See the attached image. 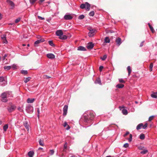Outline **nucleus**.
<instances>
[{
  "label": "nucleus",
  "instance_id": "b1692460",
  "mask_svg": "<svg viewBox=\"0 0 157 157\" xmlns=\"http://www.w3.org/2000/svg\"><path fill=\"white\" fill-rule=\"evenodd\" d=\"M143 151L140 152V153L142 154H145L148 152V150L146 149H143Z\"/></svg>",
  "mask_w": 157,
  "mask_h": 157
},
{
  "label": "nucleus",
  "instance_id": "8fccbe9b",
  "mask_svg": "<svg viewBox=\"0 0 157 157\" xmlns=\"http://www.w3.org/2000/svg\"><path fill=\"white\" fill-rule=\"evenodd\" d=\"M37 0H29L31 4H33Z\"/></svg>",
  "mask_w": 157,
  "mask_h": 157
},
{
  "label": "nucleus",
  "instance_id": "9b49d317",
  "mask_svg": "<svg viewBox=\"0 0 157 157\" xmlns=\"http://www.w3.org/2000/svg\"><path fill=\"white\" fill-rule=\"evenodd\" d=\"M94 46V44H93L91 42H90L88 43L87 48L89 49H92L93 48Z\"/></svg>",
  "mask_w": 157,
  "mask_h": 157
},
{
  "label": "nucleus",
  "instance_id": "72a5a7b5",
  "mask_svg": "<svg viewBox=\"0 0 157 157\" xmlns=\"http://www.w3.org/2000/svg\"><path fill=\"white\" fill-rule=\"evenodd\" d=\"M151 96L152 98H157V94L155 93H154L151 94Z\"/></svg>",
  "mask_w": 157,
  "mask_h": 157
},
{
  "label": "nucleus",
  "instance_id": "ea45409f",
  "mask_svg": "<svg viewBox=\"0 0 157 157\" xmlns=\"http://www.w3.org/2000/svg\"><path fill=\"white\" fill-rule=\"evenodd\" d=\"M153 66V64L152 63H151L149 66V69L150 71H151L152 70Z\"/></svg>",
  "mask_w": 157,
  "mask_h": 157
},
{
  "label": "nucleus",
  "instance_id": "f03ea898",
  "mask_svg": "<svg viewBox=\"0 0 157 157\" xmlns=\"http://www.w3.org/2000/svg\"><path fill=\"white\" fill-rule=\"evenodd\" d=\"M80 7L82 9H85L86 10L88 11L90 9V5L88 2H86L81 4Z\"/></svg>",
  "mask_w": 157,
  "mask_h": 157
},
{
  "label": "nucleus",
  "instance_id": "2eb2a0df",
  "mask_svg": "<svg viewBox=\"0 0 157 157\" xmlns=\"http://www.w3.org/2000/svg\"><path fill=\"white\" fill-rule=\"evenodd\" d=\"M45 41V40L44 39H41L40 40H38L36 41L34 43V44L35 45H36L38 44H39Z\"/></svg>",
  "mask_w": 157,
  "mask_h": 157
},
{
  "label": "nucleus",
  "instance_id": "79ce46f5",
  "mask_svg": "<svg viewBox=\"0 0 157 157\" xmlns=\"http://www.w3.org/2000/svg\"><path fill=\"white\" fill-rule=\"evenodd\" d=\"M107 58V56L105 55H104L102 57H101V59L102 60H105Z\"/></svg>",
  "mask_w": 157,
  "mask_h": 157
},
{
  "label": "nucleus",
  "instance_id": "7ed1b4c3",
  "mask_svg": "<svg viewBox=\"0 0 157 157\" xmlns=\"http://www.w3.org/2000/svg\"><path fill=\"white\" fill-rule=\"evenodd\" d=\"M25 110L28 113H32L33 112V108L31 105H28L26 107Z\"/></svg>",
  "mask_w": 157,
  "mask_h": 157
},
{
  "label": "nucleus",
  "instance_id": "0eeeda50",
  "mask_svg": "<svg viewBox=\"0 0 157 157\" xmlns=\"http://www.w3.org/2000/svg\"><path fill=\"white\" fill-rule=\"evenodd\" d=\"M73 17V16L71 14L67 13L64 15V19L65 20H71Z\"/></svg>",
  "mask_w": 157,
  "mask_h": 157
},
{
  "label": "nucleus",
  "instance_id": "49530a36",
  "mask_svg": "<svg viewBox=\"0 0 157 157\" xmlns=\"http://www.w3.org/2000/svg\"><path fill=\"white\" fill-rule=\"evenodd\" d=\"M154 117H155L154 116H152L150 117L149 118V119H148L149 121H151L154 118Z\"/></svg>",
  "mask_w": 157,
  "mask_h": 157
},
{
  "label": "nucleus",
  "instance_id": "680f3d73",
  "mask_svg": "<svg viewBox=\"0 0 157 157\" xmlns=\"http://www.w3.org/2000/svg\"><path fill=\"white\" fill-rule=\"evenodd\" d=\"M144 42V41H143L141 42V43H140V47H142L143 46V44Z\"/></svg>",
  "mask_w": 157,
  "mask_h": 157
},
{
  "label": "nucleus",
  "instance_id": "338daca9",
  "mask_svg": "<svg viewBox=\"0 0 157 157\" xmlns=\"http://www.w3.org/2000/svg\"><path fill=\"white\" fill-rule=\"evenodd\" d=\"M2 18V14L0 13V20H1Z\"/></svg>",
  "mask_w": 157,
  "mask_h": 157
},
{
  "label": "nucleus",
  "instance_id": "dca6fc26",
  "mask_svg": "<svg viewBox=\"0 0 157 157\" xmlns=\"http://www.w3.org/2000/svg\"><path fill=\"white\" fill-rule=\"evenodd\" d=\"M78 50L81 51H86V49L82 46H80L78 47Z\"/></svg>",
  "mask_w": 157,
  "mask_h": 157
},
{
  "label": "nucleus",
  "instance_id": "423d86ee",
  "mask_svg": "<svg viewBox=\"0 0 157 157\" xmlns=\"http://www.w3.org/2000/svg\"><path fill=\"white\" fill-rule=\"evenodd\" d=\"M7 84V82L5 81L3 77H0V85L4 86Z\"/></svg>",
  "mask_w": 157,
  "mask_h": 157
},
{
  "label": "nucleus",
  "instance_id": "a878e982",
  "mask_svg": "<svg viewBox=\"0 0 157 157\" xmlns=\"http://www.w3.org/2000/svg\"><path fill=\"white\" fill-rule=\"evenodd\" d=\"M30 77H28L27 78H25L24 80V82L25 83H27L31 79Z\"/></svg>",
  "mask_w": 157,
  "mask_h": 157
},
{
  "label": "nucleus",
  "instance_id": "20e7f679",
  "mask_svg": "<svg viewBox=\"0 0 157 157\" xmlns=\"http://www.w3.org/2000/svg\"><path fill=\"white\" fill-rule=\"evenodd\" d=\"M87 29L89 31L88 33V36L90 37L93 36L94 35L96 30L91 27H88Z\"/></svg>",
  "mask_w": 157,
  "mask_h": 157
},
{
  "label": "nucleus",
  "instance_id": "f704fd0d",
  "mask_svg": "<svg viewBox=\"0 0 157 157\" xmlns=\"http://www.w3.org/2000/svg\"><path fill=\"white\" fill-rule=\"evenodd\" d=\"M7 97L5 98L3 97V98H1V100L3 102H6L7 101Z\"/></svg>",
  "mask_w": 157,
  "mask_h": 157
},
{
  "label": "nucleus",
  "instance_id": "6ab92c4d",
  "mask_svg": "<svg viewBox=\"0 0 157 157\" xmlns=\"http://www.w3.org/2000/svg\"><path fill=\"white\" fill-rule=\"evenodd\" d=\"M59 38L60 39L64 40L67 39V37L66 36L62 34V35L59 36Z\"/></svg>",
  "mask_w": 157,
  "mask_h": 157
},
{
  "label": "nucleus",
  "instance_id": "5701e85b",
  "mask_svg": "<svg viewBox=\"0 0 157 157\" xmlns=\"http://www.w3.org/2000/svg\"><path fill=\"white\" fill-rule=\"evenodd\" d=\"M124 85L123 84H118L116 86V87L118 88H123Z\"/></svg>",
  "mask_w": 157,
  "mask_h": 157
},
{
  "label": "nucleus",
  "instance_id": "e2e57ef3",
  "mask_svg": "<svg viewBox=\"0 0 157 157\" xmlns=\"http://www.w3.org/2000/svg\"><path fill=\"white\" fill-rule=\"evenodd\" d=\"M67 125V122H65L63 124V126H64V127H66Z\"/></svg>",
  "mask_w": 157,
  "mask_h": 157
},
{
  "label": "nucleus",
  "instance_id": "864d4df0",
  "mask_svg": "<svg viewBox=\"0 0 157 157\" xmlns=\"http://www.w3.org/2000/svg\"><path fill=\"white\" fill-rule=\"evenodd\" d=\"M67 143L66 142L63 146L64 149H66L67 148Z\"/></svg>",
  "mask_w": 157,
  "mask_h": 157
},
{
  "label": "nucleus",
  "instance_id": "c85d7f7f",
  "mask_svg": "<svg viewBox=\"0 0 157 157\" xmlns=\"http://www.w3.org/2000/svg\"><path fill=\"white\" fill-rule=\"evenodd\" d=\"M127 69L128 72V75H129L131 72V70L130 67V66H128L127 67Z\"/></svg>",
  "mask_w": 157,
  "mask_h": 157
},
{
  "label": "nucleus",
  "instance_id": "58836bf2",
  "mask_svg": "<svg viewBox=\"0 0 157 157\" xmlns=\"http://www.w3.org/2000/svg\"><path fill=\"white\" fill-rule=\"evenodd\" d=\"M85 17L83 15H81L78 16V18L79 19L81 20L83 19Z\"/></svg>",
  "mask_w": 157,
  "mask_h": 157
},
{
  "label": "nucleus",
  "instance_id": "37998d69",
  "mask_svg": "<svg viewBox=\"0 0 157 157\" xmlns=\"http://www.w3.org/2000/svg\"><path fill=\"white\" fill-rule=\"evenodd\" d=\"M132 135L131 134H130L129 135V138L128 139V141L129 142H130L132 140Z\"/></svg>",
  "mask_w": 157,
  "mask_h": 157
},
{
  "label": "nucleus",
  "instance_id": "c756f323",
  "mask_svg": "<svg viewBox=\"0 0 157 157\" xmlns=\"http://www.w3.org/2000/svg\"><path fill=\"white\" fill-rule=\"evenodd\" d=\"M11 68V67L10 66H5L4 67V68L6 70H10Z\"/></svg>",
  "mask_w": 157,
  "mask_h": 157
},
{
  "label": "nucleus",
  "instance_id": "09e8293b",
  "mask_svg": "<svg viewBox=\"0 0 157 157\" xmlns=\"http://www.w3.org/2000/svg\"><path fill=\"white\" fill-rule=\"evenodd\" d=\"M21 20V18L20 17H18L17 19H16L15 20V22L16 23H17L19 22Z\"/></svg>",
  "mask_w": 157,
  "mask_h": 157
},
{
  "label": "nucleus",
  "instance_id": "4c0bfd02",
  "mask_svg": "<svg viewBox=\"0 0 157 157\" xmlns=\"http://www.w3.org/2000/svg\"><path fill=\"white\" fill-rule=\"evenodd\" d=\"M49 44L52 47L55 46V45L54 44L52 41H48Z\"/></svg>",
  "mask_w": 157,
  "mask_h": 157
},
{
  "label": "nucleus",
  "instance_id": "5fc2aeb1",
  "mask_svg": "<svg viewBox=\"0 0 157 157\" xmlns=\"http://www.w3.org/2000/svg\"><path fill=\"white\" fill-rule=\"evenodd\" d=\"M37 117L39 118V113H40V110L39 108H38L37 109Z\"/></svg>",
  "mask_w": 157,
  "mask_h": 157
},
{
  "label": "nucleus",
  "instance_id": "4be33fe9",
  "mask_svg": "<svg viewBox=\"0 0 157 157\" xmlns=\"http://www.w3.org/2000/svg\"><path fill=\"white\" fill-rule=\"evenodd\" d=\"M34 154V152L33 151H30L28 153V155L29 157H33Z\"/></svg>",
  "mask_w": 157,
  "mask_h": 157
},
{
  "label": "nucleus",
  "instance_id": "603ef678",
  "mask_svg": "<svg viewBox=\"0 0 157 157\" xmlns=\"http://www.w3.org/2000/svg\"><path fill=\"white\" fill-rule=\"evenodd\" d=\"M128 146L129 144L128 143H125L123 147L125 148H127L128 147Z\"/></svg>",
  "mask_w": 157,
  "mask_h": 157
},
{
  "label": "nucleus",
  "instance_id": "39448f33",
  "mask_svg": "<svg viewBox=\"0 0 157 157\" xmlns=\"http://www.w3.org/2000/svg\"><path fill=\"white\" fill-rule=\"evenodd\" d=\"M6 2L9 6H10V9L13 10L15 8V4L12 1L10 0H7Z\"/></svg>",
  "mask_w": 157,
  "mask_h": 157
},
{
  "label": "nucleus",
  "instance_id": "e433bc0d",
  "mask_svg": "<svg viewBox=\"0 0 157 157\" xmlns=\"http://www.w3.org/2000/svg\"><path fill=\"white\" fill-rule=\"evenodd\" d=\"M39 144L42 146H44V144L43 143V141L41 139H40L39 141Z\"/></svg>",
  "mask_w": 157,
  "mask_h": 157
},
{
  "label": "nucleus",
  "instance_id": "2f4dec72",
  "mask_svg": "<svg viewBox=\"0 0 157 157\" xmlns=\"http://www.w3.org/2000/svg\"><path fill=\"white\" fill-rule=\"evenodd\" d=\"M139 138L141 140H144L145 138L144 135L143 133L141 134L139 136Z\"/></svg>",
  "mask_w": 157,
  "mask_h": 157
},
{
  "label": "nucleus",
  "instance_id": "cd10ccee",
  "mask_svg": "<svg viewBox=\"0 0 157 157\" xmlns=\"http://www.w3.org/2000/svg\"><path fill=\"white\" fill-rule=\"evenodd\" d=\"M8 128V124H6L3 127V129L5 131H6Z\"/></svg>",
  "mask_w": 157,
  "mask_h": 157
},
{
  "label": "nucleus",
  "instance_id": "f3484780",
  "mask_svg": "<svg viewBox=\"0 0 157 157\" xmlns=\"http://www.w3.org/2000/svg\"><path fill=\"white\" fill-rule=\"evenodd\" d=\"M94 83L96 84H98L99 85H101V81L99 78H97L94 82Z\"/></svg>",
  "mask_w": 157,
  "mask_h": 157
},
{
  "label": "nucleus",
  "instance_id": "ddd939ff",
  "mask_svg": "<svg viewBox=\"0 0 157 157\" xmlns=\"http://www.w3.org/2000/svg\"><path fill=\"white\" fill-rule=\"evenodd\" d=\"M56 36H59L62 34H63V33L61 30H59L56 31Z\"/></svg>",
  "mask_w": 157,
  "mask_h": 157
},
{
  "label": "nucleus",
  "instance_id": "6e6d98bb",
  "mask_svg": "<svg viewBox=\"0 0 157 157\" xmlns=\"http://www.w3.org/2000/svg\"><path fill=\"white\" fill-rule=\"evenodd\" d=\"M138 149L139 150H142L144 148V147L140 146L138 147Z\"/></svg>",
  "mask_w": 157,
  "mask_h": 157
},
{
  "label": "nucleus",
  "instance_id": "a19ab883",
  "mask_svg": "<svg viewBox=\"0 0 157 157\" xmlns=\"http://www.w3.org/2000/svg\"><path fill=\"white\" fill-rule=\"evenodd\" d=\"M94 14V11H91L89 13V15L90 16H93Z\"/></svg>",
  "mask_w": 157,
  "mask_h": 157
},
{
  "label": "nucleus",
  "instance_id": "a211bd4d",
  "mask_svg": "<svg viewBox=\"0 0 157 157\" xmlns=\"http://www.w3.org/2000/svg\"><path fill=\"white\" fill-rule=\"evenodd\" d=\"M35 100V98H28L27 99V102L28 103H33L34 101Z\"/></svg>",
  "mask_w": 157,
  "mask_h": 157
},
{
  "label": "nucleus",
  "instance_id": "0e129e2a",
  "mask_svg": "<svg viewBox=\"0 0 157 157\" xmlns=\"http://www.w3.org/2000/svg\"><path fill=\"white\" fill-rule=\"evenodd\" d=\"M45 0H40L39 1V3L40 4H41L42 2H44Z\"/></svg>",
  "mask_w": 157,
  "mask_h": 157
},
{
  "label": "nucleus",
  "instance_id": "6e6552de",
  "mask_svg": "<svg viewBox=\"0 0 157 157\" xmlns=\"http://www.w3.org/2000/svg\"><path fill=\"white\" fill-rule=\"evenodd\" d=\"M2 42L3 44H7L8 42L6 40V35H2L1 37Z\"/></svg>",
  "mask_w": 157,
  "mask_h": 157
},
{
  "label": "nucleus",
  "instance_id": "4468645a",
  "mask_svg": "<svg viewBox=\"0 0 157 157\" xmlns=\"http://www.w3.org/2000/svg\"><path fill=\"white\" fill-rule=\"evenodd\" d=\"M48 58L51 59H53L55 58V56L52 53H48L47 54Z\"/></svg>",
  "mask_w": 157,
  "mask_h": 157
},
{
  "label": "nucleus",
  "instance_id": "4d7b16f0",
  "mask_svg": "<svg viewBox=\"0 0 157 157\" xmlns=\"http://www.w3.org/2000/svg\"><path fill=\"white\" fill-rule=\"evenodd\" d=\"M38 19H39L40 20H44V18L41 17V16H38Z\"/></svg>",
  "mask_w": 157,
  "mask_h": 157
},
{
  "label": "nucleus",
  "instance_id": "9d476101",
  "mask_svg": "<svg viewBox=\"0 0 157 157\" xmlns=\"http://www.w3.org/2000/svg\"><path fill=\"white\" fill-rule=\"evenodd\" d=\"M68 106L67 105H65L64 106L63 109V116H65L67 114V109H68Z\"/></svg>",
  "mask_w": 157,
  "mask_h": 157
},
{
  "label": "nucleus",
  "instance_id": "774afa93",
  "mask_svg": "<svg viewBox=\"0 0 157 157\" xmlns=\"http://www.w3.org/2000/svg\"><path fill=\"white\" fill-rule=\"evenodd\" d=\"M45 76H46V78L48 79L49 78H51V77L48 76V75H46Z\"/></svg>",
  "mask_w": 157,
  "mask_h": 157
},
{
  "label": "nucleus",
  "instance_id": "3c124183",
  "mask_svg": "<svg viewBox=\"0 0 157 157\" xmlns=\"http://www.w3.org/2000/svg\"><path fill=\"white\" fill-rule=\"evenodd\" d=\"M50 155H52L54 153V151L53 150H50Z\"/></svg>",
  "mask_w": 157,
  "mask_h": 157
},
{
  "label": "nucleus",
  "instance_id": "a18cd8bd",
  "mask_svg": "<svg viewBox=\"0 0 157 157\" xmlns=\"http://www.w3.org/2000/svg\"><path fill=\"white\" fill-rule=\"evenodd\" d=\"M119 82L122 83H124L125 82L122 78H119Z\"/></svg>",
  "mask_w": 157,
  "mask_h": 157
},
{
  "label": "nucleus",
  "instance_id": "aec40b11",
  "mask_svg": "<svg viewBox=\"0 0 157 157\" xmlns=\"http://www.w3.org/2000/svg\"><path fill=\"white\" fill-rule=\"evenodd\" d=\"M24 125L25 128L27 129L28 131L29 130V125L27 121H25L24 123Z\"/></svg>",
  "mask_w": 157,
  "mask_h": 157
},
{
  "label": "nucleus",
  "instance_id": "c9c22d12",
  "mask_svg": "<svg viewBox=\"0 0 157 157\" xmlns=\"http://www.w3.org/2000/svg\"><path fill=\"white\" fill-rule=\"evenodd\" d=\"M1 98L7 97V94L6 92H3L2 93L1 95Z\"/></svg>",
  "mask_w": 157,
  "mask_h": 157
},
{
  "label": "nucleus",
  "instance_id": "412c9836",
  "mask_svg": "<svg viewBox=\"0 0 157 157\" xmlns=\"http://www.w3.org/2000/svg\"><path fill=\"white\" fill-rule=\"evenodd\" d=\"M142 126H143V123H140L139 124L137 125L136 127V129L137 130H139L141 129L142 128Z\"/></svg>",
  "mask_w": 157,
  "mask_h": 157
},
{
  "label": "nucleus",
  "instance_id": "69168bd1",
  "mask_svg": "<svg viewBox=\"0 0 157 157\" xmlns=\"http://www.w3.org/2000/svg\"><path fill=\"white\" fill-rule=\"evenodd\" d=\"M70 127L68 125L67 127L66 128V129L67 130H68L69 129H70Z\"/></svg>",
  "mask_w": 157,
  "mask_h": 157
},
{
  "label": "nucleus",
  "instance_id": "bf43d9fd",
  "mask_svg": "<svg viewBox=\"0 0 157 157\" xmlns=\"http://www.w3.org/2000/svg\"><path fill=\"white\" fill-rule=\"evenodd\" d=\"M17 109L19 111L21 112H22L23 111V110L20 107L18 108Z\"/></svg>",
  "mask_w": 157,
  "mask_h": 157
},
{
  "label": "nucleus",
  "instance_id": "7c9ffc66",
  "mask_svg": "<svg viewBox=\"0 0 157 157\" xmlns=\"http://www.w3.org/2000/svg\"><path fill=\"white\" fill-rule=\"evenodd\" d=\"M21 73L24 75H26L28 74V71L27 70H22L21 71Z\"/></svg>",
  "mask_w": 157,
  "mask_h": 157
},
{
  "label": "nucleus",
  "instance_id": "c03bdc74",
  "mask_svg": "<svg viewBox=\"0 0 157 157\" xmlns=\"http://www.w3.org/2000/svg\"><path fill=\"white\" fill-rule=\"evenodd\" d=\"M11 67L13 69L15 70L17 69V65L15 64H13L11 66Z\"/></svg>",
  "mask_w": 157,
  "mask_h": 157
},
{
  "label": "nucleus",
  "instance_id": "473e14b6",
  "mask_svg": "<svg viewBox=\"0 0 157 157\" xmlns=\"http://www.w3.org/2000/svg\"><path fill=\"white\" fill-rule=\"evenodd\" d=\"M148 25L152 32L154 33L155 30L153 27L149 23H148Z\"/></svg>",
  "mask_w": 157,
  "mask_h": 157
},
{
  "label": "nucleus",
  "instance_id": "052dcab7",
  "mask_svg": "<svg viewBox=\"0 0 157 157\" xmlns=\"http://www.w3.org/2000/svg\"><path fill=\"white\" fill-rule=\"evenodd\" d=\"M129 132H126V133L124 134V135H123V136L124 137H125L128 134H129Z\"/></svg>",
  "mask_w": 157,
  "mask_h": 157
},
{
  "label": "nucleus",
  "instance_id": "13d9d810",
  "mask_svg": "<svg viewBox=\"0 0 157 157\" xmlns=\"http://www.w3.org/2000/svg\"><path fill=\"white\" fill-rule=\"evenodd\" d=\"M103 68V66H100L99 67V70L100 71H101L102 69Z\"/></svg>",
  "mask_w": 157,
  "mask_h": 157
},
{
  "label": "nucleus",
  "instance_id": "393cba45",
  "mask_svg": "<svg viewBox=\"0 0 157 157\" xmlns=\"http://www.w3.org/2000/svg\"><path fill=\"white\" fill-rule=\"evenodd\" d=\"M110 42V40L108 37H106L104 40V42L106 43H109Z\"/></svg>",
  "mask_w": 157,
  "mask_h": 157
},
{
  "label": "nucleus",
  "instance_id": "de8ad7c7",
  "mask_svg": "<svg viewBox=\"0 0 157 157\" xmlns=\"http://www.w3.org/2000/svg\"><path fill=\"white\" fill-rule=\"evenodd\" d=\"M147 126V124L146 123L144 125L143 124V126H142V128L144 129H145Z\"/></svg>",
  "mask_w": 157,
  "mask_h": 157
},
{
  "label": "nucleus",
  "instance_id": "f257e3e1",
  "mask_svg": "<svg viewBox=\"0 0 157 157\" xmlns=\"http://www.w3.org/2000/svg\"><path fill=\"white\" fill-rule=\"evenodd\" d=\"M95 116V113L93 111H88L86 113L84 116L82 117L80 122H82L83 124L90 126Z\"/></svg>",
  "mask_w": 157,
  "mask_h": 157
},
{
  "label": "nucleus",
  "instance_id": "1a4fd4ad",
  "mask_svg": "<svg viewBox=\"0 0 157 157\" xmlns=\"http://www.w3.org/2000/svg\"><path fill=\"white\" fill-rule=\"evenodd\" d=\"M16 107L14 105H12L8 107L7 109L9 112H11L13 111L16 109Z\"/></svg>",
  "mask_w": 157,
  "mask_h": 157
},
{
  "label": "nucleus",
  "instance_id": "f8f14e48",
  "mask_svg": "<svg viewBox=\"0 0 157 157\" xmlns=\"http://www.w3.org/2000/svg\"><path fill=\"white\" fill-rule=\"evenodd\" d=\"M115 41L117 45L118 46H119L122 43L120 37H117V38L116 39Z\"/></svg>",
  "mask_w": 157,
  "mask_h": 157
},
{
  "label": "nucleus",
  "instance_id": "bb28decb",
  "mask_svg": "<svg viewBox=\"0 0 157 157\" xmlns=\"http://www.w3.org/2000/svg\"><path fill=\"white\" fill-rule=\"evenodd\" d=\"M122 112L124 115H126L128 114L127 110L125 109H123L122 110Z\"/></svg>",
  "mask_w": 157,
  "mask_h": 157
}]
</instances>
